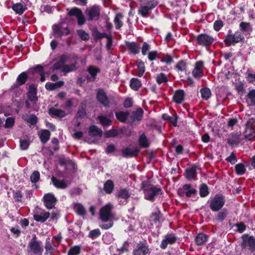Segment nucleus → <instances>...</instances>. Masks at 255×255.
I'll return each mask as SVG.
<instances>
[{
	"instance_id": "obj_1",
	"label": "nucleus",
	"mask_w": 255,
	"mask_h": 255,
	"mask_svg": "<svg viewBox=\"0 0 255 255\" xmlns=\"http://www.w3.org/2000/svg\"><path fill=\"white\" fill-rule=\"evenodd\" d=\"M141 188L143 191L144 198L150 201H153L154 198L158 195L162 194V191L160 188L148 183L146 181L142 182Z\"/></svg>"
},
{
	"instance_id": "obj_2",
	"label": "nucleus",
	"mask_w": 255,
	"mask_h": 255,
	"mask_svg": "<svg viewBox=\"0 0 255 255\" xmlns=\"http://www.w3.org/2000/svg\"><path fill=\"white\" fill-rule=\"evenodd\" d=\"M140 1L141 4L138 12L143 17H147L150 11L157 4V1L156 0H140Z\"/></svg>"
},
{
	"instance_id": "obj_3",
	"label": "nucleus",
	"mask_w": 255,
	"mask_h": 255,
	"mask_svg": "<svg viewBox=\"0 0 255 255\" xmlns=\"http://www.w3.org/2000/svg\"><path fill=\"white\" fill-rule=\"evenodd\" d=\"M113 208V206L111 203H108L101 208L100 218L103 222L112 221L115 216Z\"/></svg>"
},
{
	"instance_id": "obj_4",
	"label": "nucleus",
	"mask_w": 255,
	"mask_h": 255,
	"mask_svg": "<svg viewBox=\"0 0 255 255\" xmlns=\"http://www.w3.org/2000/svg\"><path fill=\"white\" fill-rule=\"evenodd\" d=\"M28 252H31L35 255H41L43 249L41 243L36 240V236L33 235L32 239L29 242L27 246Z\"/></svg>"
},
{
	"instance_id": "obj_5",
	"label": "nucleus",
	"mask_w": 255,
	"mask_h": 255,
	"mask_svg": "<svg viewBox=\"0 0 255 255\" xmlns=\"http://www.w3.org/2000/svg\"><path fill=\"white\" fill-rule=\"evenodd\" d=\"M242 242L241 246L243 249H248L251 252H255V237L248 234L242 236Z\"/></svg>"
},
{
	"instance_id": "obj_6",
	"label": "nucleus",
	"mask_w": 255,
	"mask_h": 255,
	"mask_svg": "<svg viewBox=\"0 0 255 255\" xmlns=\"http://www.w3.org/2000/svg\"><path fill=\"white\" fill-rule=\"evenodd\" d=\"M225 203L224 197L221 195L217 194L210 201L209 207L213 211L217 212L224 206Z\"/></svg>"
},
{
	"instance_id": "obj_7",
	"label": "nucleus",
	"mask_w": 255,
	"mask_h": 255,
	"mask_svg": "<svg viewBox=\"0 0 255 255\" xmlns=\"http://www.w3.org/2000/svg\"><path fill=\"white\" fill-rule=\"evenodd\" d=\"M243 36L240 31H237L234 34L229 33L225 39L226 43L230 45L232 44L238 43L242 40Z\"/></svg>"
},
{
	"instance_id": "obj_8",
	"label": "nucleus",
	"mask_w": 255,
	"mask_h": 255,
	"mask_svg": "<svg viewBox=\"0 0 255 255\" xmlns=\"http://www.w3.org/2000/svg\"><path fill=\"white\" fill-rule=\"evenodd\" d=\"M50 216V213L40 208H36L34 212L33 217L35 221L41 223L44 222Z\"/></svg>"
},
{
	"instance_id": "obj_9",
	"label": "nucleus",
	"mask_w": 255,
	"mask_h": 255,
	"mask_svg": "<svg viewBox=\"0 0 255 255\" xmlns=\"http://www.w3.org/2000/svg\"><path fill=\"white\" fill-rule=\"evenodd\" d=\"M214 41V38L212 36L206 34H199L197 38V43L204 46L211 45Z\"/></svg>"
},
{
	"instance_id": "obj_10",
	"label": "nucleus",
	"mask_w": 255,
	"mask_h": 255,
	"mask_svg": "<svg viewBox=\"0 0 255 255\" xmlns=\"http://www.w3.org/2000/svg\"><path fill=\"white\" fill-rule=\"evenodd\" d=\"M69 58V56L63 54L61 55L58 59L55 60L52 66V70H60L61 71L64 64L68 61Z\"/></svg>"
},
{
	"instance_id": "obj_11",
	"label": "nucleus",
	"mask_w": 255,
	"mask_h": 255,
	"mask_svg": "<svg viewBox=\"0 0 255 255\" xmlns=\"http://www.w3.org/2000/svg\"><path fill=\"white\" fill-rule=\"evenodd\" d=\"M100 8L99 6L94 5L87 10L89 20L98 19L100 14Z\"/></svg>"
},
{
	"instance_id": "obj_12",
	"label": "nucleus",
	"mask_w": 255,
	"mask_h": 255,
	"mask_svg": "<svg viewBox=\"0 0 255 255\" xmlns=\"http://www.w3.org/2000/svg\"><path fill=\"white\" fill-rule=\"evenodd\" d=\"M176 240L177 237L174 234H168L165 236L164 239L161 241L160 247L162 249H165L168 245L173 244Z\"/></svg>"
},
{
	"instance_id": "obj_13",
	"label": "nucleus",
	"mask_w": 255,
	"mask_h": 255,
	"mask_svg": "<svg viewBox=\"0 0 255 255\" xmlns=\"http://www.w3.org/2000/svg\"><path fill=\"white\" fill-rule=\"evenodd\" d=\"M44 204L48 209L53 208L57 202L56 198L51 193H48L44 195L43 197Z\"/></svg>"
},
{
	"instance_id": "obj_14",
	"label": "nucleus",
	"mask_w": 255,
	"mask_h": 255,
	"mask_svg": "<svg viewBox=\"0 0 255 255\" xmlns=\"http://www.w3.org/2000/svg\"><path fill=\"white\" fill-rule=\"evenodd\" d=\"M149 253L148 246L144 243H140L133 251V255H146Z\"/></svg>"
},
{
	"instance_id": "obj_15",
	"label": "nucleus",
	"mask_w": 255,
	"mask_h": 255,
	"mask_svg": "<svg viewBox=\"0 0 255 255\" xmlns=\"http://www.w3.org/2000/svg\"><path fill=\"white\" fill-rule=\"evenodd\" d=\"M139 150L136 147L134 146H129L124 149L122 151V153L125 157H131L136 156Z\"/></svg>"
},
{
	"instance_id": "obj_16",
	"label": "nucleus",
	"mask_w": 255,
	"mask_h": 255,
	"mask_svg": "<svg viewBox=\"0 0 255 255\" xmlns=\"http://www.w3.org/2000/svg\"><path fill=\"white\" fill-rule=\"evenodd\" d=\"M203 62L201 61L196 63L195 68L192 72L195 78L200 79L203 76Z\"/></svg>"
},
{
	"instance_id": "obj_17",
	"label": "nucleus",
	"mask_w": 255,
	"mask_h": 255,
	"mask_svg": "<svg viewBox=\"0 0 255 255\" xmlns=\"http://www.w3.org/2000/svg\"><path fill=\"white\" fill-rule=\"evenodd\" d=\"M55 35L58 37L67 35L69 33V30L67 27H63L60 24L55 25L53 27Z\"/></svg>"
},
{
	"instance_id": "obj_18",
	"label": "nucleus",
	"mask_w": 255,
	"mask_h": 255,
	"mask_svg": "<svg viewBox=\"0 0 255 255\" xmlns=\"http://www.w3.org/2000/svg\"><path fill=\"white\" fill-rule=\"evenodd\" d=\"M27 74L25 72H22L18 76L16 83L13 84L11 86V88L14 89L24 84L27 80Z\"/></svg>"
},
{
	"instance_id": "obj_19",
	"label": "nucleus",
	"mask_w": 255,
	"mask_h": 255,
	"mask_svg": "<svg viewBox=\"0 0 255 255\" xmlns=\"http://www.w3.org/2000/svg\"><path fill=\"white\" fill-rule=\"evenodd\" d=\"M98 101L105 107L109 106L110 101L106 93L102 90H99L97 94Z\"/></svg>"
},
{
	"instance_id": "obj_20",
	"label": "nucleus",
	"mask_w": 255,
	"mask_h": 255,
	"mask_svg": "<svg viewBox=\"0 0 255 255\" xmlns=\"http://www.w3.org/2000/svg\"><path fill=\"white\" fill-rule=\"evenodd\" d=\"M36 93V89L34 85L33 84L29 85L28 92V101L32 102L33 104L36 103L38 100Z\"/></svg>"
},
{
	"instance_id": "obj_21",
	"label": "nucleus",
	"mask_w": 255,
	"mask_h": 255,
	"mask_svg": "<svg viewBox=\"0 0 255 255\" xmlns=\"http://www.w3.org/2000/svg\"><path fill=\"white\" fill-rule=\"evenodd\" d=\"M51 181L53 185L57 188L65 189L68 185L65 180L58 179L54 176L51 178Z\"/></svg>"
},
{
	"instance_id": "obj_22",
	"label": "nucleus",
	"mask_w": 255,
	"mask_h": 255,
	"mask_svg": "<svg viewBox=\"0 0 255 255\" xmlns=\"http://www.w3.org/2000/svg\"><path fill=\"white\" fill-rule=\"evenodd\" d=\"M87 71L91 75L90 77H87V79L90 81H94L96 79L97 74L100 72V70L96 66H90L88 67Z\"/></svg>"
},
{
	"instance_id": "obj_23",
	"label": "nucleus",
	"mask_w": 255,
	"mask_h": 255,
	"mask_svg": "<svg viewBox=\"0 0 255 255\" xmlns=\"http://www.w3.org/2000/svg\"><path fill=\"white\" fill-rule=\"evenodd\" d=\"M185 93L183 90H179L175 92L173 97V101L177 104H181L184 100Z\"/></svg>"
},
{
	"instance_id": "obj_24",
	"label": "nucleus",
	"mask_w": 255,
	"mask_h": 255,
	"mask_svg": "<svg viewBox=\"0 0 255 255\" xmlns=\"http://www.w3.org/2000/svg\"><path fill=\"white\" fill-rule=\"evenodd\" d=\"M78 68L77 62L71 64H64L61 72L64 74H66L76 70Z\"/></svg>"
},
{
	"instance_id": "obj_25",
	"label": "nucleus",
	"mask_w": 255,
	"mask_h": 255,
	"mask_svg": "<svg viewBox=\"0 0 255 255\" xmlns=\"http://www.w3.org/2000/svg\"><path fill=\"white\" fill-rule=\"evenodd\" d=\"M196 169L197 167L196 166H193L191 168L186 170V177L188 180H191L196 177Z\"/></svg>"
},
{
	"instance_id": "obj_26",
	"label": "nucleus",
	"mask_w": 255,
	"mask_h": 255,
	"mask_svg": "<svg viewBox=\"0 0 255 255\" xmlns=\"http://www.w3.org/2000/svg\"><path fill=\"white\" fill-rule=\"evenodd\" d=\"M143 111L141 108H138L136 111L132 113L131 118L132 121L134 122L135 121H140L143 118Z\"/></svg>"
},
{
	"instance_id": "obj_27",
	"label": "nucleus",
	"mask_w": 255,
	"mask_h": 255,
	"mask_svg": "<svg viewBox=\"0 0 255 255\" xmlns=\"http://www.w3.org/2000/svg\"><path fill=\"white\" fill-rule=\"evenodd\" d=\"M12 8L16 13L21 15L26 9V6L22 3H16L13 4Z\"/></svg>"
},
{
	"instance_id": "obj_28",
	"label": "nucleus",
	"mask_w": 255,
	"mask_h": 255,
	"mask_svg": "<svg viewBox=\"0 0 255 255\" xmlns=\"http://www.w3.org/2000/svg\"><path fill=\"white\" fill-rule=\"evenodd\" d=\"M207 239L208 236L203 233H199L196 237L195 241L197 245L201 246L207 242Z\"/></svg>"
},
{
	"instance_id": "obj_29",
	"label": "nucleus",
	"mask_w": 255,
	"mask_h": 255,
	"mask_svg": "<svg viewBox=\"0 0 255 255\" xmlns=\"http://www.w3.org/2000/svg\"><path fill=\"white\" fill-rule=\"evenodd\" d=\"M183 191L185 192V196L190 197L192 195L195 194L197 191L194 188H192L190 184H185L183 185Z\"/></svg>"
},
{
	"instance_id": "obj_30",
	"label": "nucleus",
	"mask_w": 255,
	"mask_h": 255,
	"mask_svg": "<svg viewBox=\"0 0 255 255\" xmlns=\"http://www.w3.org/2000/svg\"><path fill=\"white\" fill-rule=\"evenodd\" d=\"M244 135L245 139L247 140H254L255 139V130H253L245 128Z\"/></svg>"
},
{
	"instance_id": "obj_31",
	"label": "nucleus",
	"mask_w": 255,
	"mask_h": 255,
	"mask_svg": "<svg viewBox=\"0 0 255 255\" xmlns=\"http://www.w3.org/2000/svg\"><path fill=\"white\" fill-rule=\"evenodd\" d=\"M240 28L241 30L244 33H249L252 31V25L249 22H241L240 24Z\"/></svg>"
},
{
	"instance_id": "obj_32",
	"label": "nucleus",
	"mask_w": 255,
	"mask_h": 255,
	"mask_svg": "<svg viewBox=\"0 0 255 255\" xmlns=\"http://www.w3.org/2000/svg\"><path fill=\"white\" fill-rule=\"evenodd\" d=\"M89 133L90 135L93 136H98L99 137H101L103 134V131L102 129L98 128L96 126H93L90 128Z\"/></svg>"
},
{
	"instance_id": "obj_33",
	"label": "nucleus",
	"mask_w": 255,
	"mask_h": 255,
	"mask_svg": "<svg viewBox=\"0 0 255 255\" xmlns=\"http://www.w3.org/2000/svg\"><path fill=\"white\" fill-rule=\"evenodd\" d=\"M141 86V82L138 79L133 78L130 80V86L132 89L135 91H137L139 89Z\"/></svg>"
},
{
	"instance_id": "obj_34",
	"label": "nucleus",
	"mask_w": 255,
	"mask_h": 255,
	"mask_svg": "<svg viewBox=\"0 0 255 255\" xmlns=\"http://www.w3.org/2000/svg\"><path fill=\"white\" fill-rule=\"evenodd\" d=\"M49 113L52 115L57 117L63 118L65 116V112L61 110L57 109L54 108L49 109Z\"/></svg>"
},
{
	"instance_id": "obj_35",
	"label": "nucleus",
	"mask_w": 255,
	"mask_h": 255,
	"mask_svg": "<svg viewBox=\"0 0 255 255\" xmlns=\"http://www.w3.org/2000/svg\"><path fill=\"white\" fill-rule=\"evenodd\" d=\"M50 136V132L48 130H43L40 134V138L43 143H45L49 139Z\"/></svg>"
},
{
	"instance_id": "obj_36",
	"label": "nucleus",
	"mask_w": 255,
	"mask_h": 255,
	"mask_svg": "<svg viewBox=\"0 0 255 255\" xmlns=\"http://www.w3.org/2000/svg\"><path fill=\"white\" fill-rule=\"evenodd\" d=\"M74 211L79 215L83 216L86 214V210L82 205L77 203L74 206Z\"/></svg>"
},
{
	"instance_id": "obj_37",
	"label": "nucleus",
	"mask_w": 255,
	"mask_h": 255,
	"mask_svg": "<svg viewBox=\"0 0 255 255\" xmlns=\"http://www.w3.org/2000/svg\"><path fill=\"white\" fill-rule=\"evenodd\" d=\"M114 188V183L111 180H108L104 184V189L108 194H111Z\"/></svg>"
},
{
	"instance_id": "obj_38",
	"label": "nucleus",
	"mask_w": 255,
	"mask_h": 255,
	"mask_svg": "<svg viewBox=\"0 0 255 255\" xmlns=\"http://www.w3.org/2000/svg\"><path fill=\"white\" fill-rule=\"evenodd\" d=\"M228 142L231 145L237 144L239 142V136L238 134H231L228 138Z\"/></svg>"
},
{
	"instance_id": "obj_39",
	"label": "nucleus",
	"mask_w": 255,
	"mask_h": 255,
	"mask_svg": "<svg viewBox=\"0 0 255 255\" xmlns=\"http://www.w3.org/2000/svg\"><path fill=\"white\" fill-rule=\"evenodd\" d=\"M201 97L203 99L207 100L211 96L210 90L208 88H204L200 90Z\"/></svg>"
},
{
	"instance_id": "obj_40",
	"label": "nucleus",
	"mask_w": 255,
	"mask_h": 255,
	"mask_svg": "<svg viewBox=\"0 0 255 255\" xmlns=\"http://www.w3.org/2000/svg\"><path fill=\"white\" fill-rule=\"evenodd\" d=\"M247 96L248 102L250 103L251 105H255V90L250 91Z\"/></svg>"
},
{
	"instance_id": "obj_41",
	"label": "nucleus",
	"mask_w": 255,
	"mask_h": 255,
	"mask_svg": "<svg viewBox=\"0 0 255 255\" xmlns=\"http://www.w3.org/2000/svg\"><path fill=\"white\" fill-rule=\"evenodd\" d=\"M130 195L129 193L128 190L127 189H121L119 190L118 194V197L124 199H128L129 198Z\"/></svg>"
},
{
	"instance_id": "obj_42",
	"label": "nucleus",
	"mask_w": 255,
	"mask_h": 255,
	"mask_svg": "<svg viewBox=\"0 0 255 255\" xmlns=\"http://www.w3.org/2000/svg\"><path fill=\"white\" fill-rule=\"evenodd\" d=\"M137 65L138 70L137 76L140 77L143 75L145 71L144 64L141 60H139L137 61Z\"/></svg>"
},
{
	"instance_id": "obj_43",
	"label": "nucleus",
	"mask_w": 255,
	"mask_h": 255,
	"mask_svg": "<svg viewBox=\"0 0 255 255\" xmlns=\"http://www.w3.org/2000/svg\"><path fill=\"white\" fill-rule=\"evenodd\" d=\"M130 51L133 54H137L139 52V46L134 42H131L128 44Z\"/></svg>"
},
{
	"instance_id": "obj_44",
	"label": "nucleus",
	"mask_w": 255,
	"mask_h": 255,
	"mask_svg": "<svg viewBox=\"0 0 255 255\" xmlns=\"http://www.w3.org/2000/svg\"><path fill=\"white\" fill-rule=\"evenodd\" d=\"M139 144L140 146L142 147H147L148 146L149 144L147 139L144 133H142L139 139Z\"/></svg>"
},
{
	"instance_id": "obj_45",
	"label": "nucleus",
	"mask_w": 255,
	"mask_h": 255,
	"mask_svg": "<svg viewBox=\"0 0 255 255\" xmlns=\"http://www.w3.org/2000/svg\"><path fill=\"white\" fill-rule=\"evenodd\" d=\"M161 62L166 63L167 65H170L173 62V59L168 54H164L160 57Z\"/></svg>"
},
{
	"instance_id": "obj_46",
	"label": "nucleus",
	"mask_w": 255,
	"mask_h": 255,
	"mask_svg": "<svg viewBox=\"0 0 255 255\" xmlns=\"http://www.w3.org/2000/svg\"><path fill=\"white\" fill-rule=\"evenodd\" d=\"M128 115L129 114L127 112H120L116 113L117 118L122 122H125Z\"/></svg>"
},
{
	"instance_id": "obj_47",
	"label": "nucleus",
	"mask_w": 255,
	"mask_h": 255,
	"mask_svg": "<svg viewBox=\"0 0 255 255\" xmlns=\"http://www.w3.org/2000/svg\"><path fill=\"white\" fill-rule=\"evenodd\" d=\"M123 15L121 13H118L116 15L114 19V22L117 29L120 28L123 25L121 19L123 18Z\"/></svg>"
},
{
	"instance_id": "obj_48",
	"label": "nucleus",
	"mask_w": 255,
	"mask_h": 255,
	"mask_svg": "<svg viewBox=\"0 0 255 255\" xmlns=\"http://www.w3.org/2000/svg\"><path fill=\"white\" fill-rule=\"evenodd\" d=\"M199 194L201 197H206L209 194L208 188L205 184H202L201 185Z\"/></svg>"
},
{
	"instance_id": "obj_49",
	"label": "nucleus",
	"mask_w": 255,
	"mask_h": 255,
	"mask_svg": "<svg viewBox=\"0 0 255 255\" xmlns=\"http://www.w3.org/2000/svg\"><path fill=\"white\" fill-rule=\"evenodd\" d=\"M175 69L178 72L185 71L186 69V63L183 60L179 61L175 66Z\"/></svg>"
},
{
	"instance_id": "obj_50",
	"label": "nucleus",
	"mask_w": 255,
	"mask_h": 255,
	"mask_svg": "<svg viewBox=\"0 0 255 255\" xmlns=\"http://www.w3.org/2000/svg\"><path fill=\"white\" fill-rule=\"evenodd\" d=\"M236 173L239 175H243L246 172V169L244 164L239 163L235 166Z\"/></svg>"
},
{
	"instance_id": "obj_51",
	"label": "nucleus",
	"mask_w": 255,
	"mask_h": 255,
	"mask_svg": "<svg viewBox=\"0 0 255 255\" xmlns=\"http://www.w3.org/2000/svg\"><path fill=\"white\" fill-rule=\"evenodd\" d=\"M98 119L100 123L103 126H109L112 123V121L106 117L103 116H99Z\"/></svg>"
},
{
	"instance_id": "obj_52",
	"label": "nucleus",
	"mask_w": 255,
	"mask_h": 255,
	"mask_svg": "<svg viewBox=\"0 0 255 255\" xmlns=\"http://www.w3.org/2000/svg\"><path fill=\"white\" fill-rule=\"evenodd\" d=\"M228 212L227 209H224L218 213L217 219L220 221H223L227 217Z\"/></svg>"
},
{
	"instance_id": "obj_53",
	"label": "nucleus",
	"mask_w": 255,
	"mask_h": 255,
	"mask_svg": "<svg viewBox=\"0 0 255 255\" xmlns=\"http://www.w3.org/2000/svg\"><path fill=\"white\" fill-rule=\"evenodd\" d=\"M156 79L157 83L159 84L162 83H166L168 81L166 75L162 73L157 76Z\"/></svg>"
},
{
	"instance_id": "obj_54",
	"label": "nucleus",
	"mask_w": 255,
	"mask_h": 255,
	"mask_svg": "<svg viewBox=\"0 0 255 255\" xmlns=\"http://www.w3.org/2000/svg\"><path fill=\"white\" fill-rule=\"evenodd\" d=\"M40 178V173L38 171H34L30 176V181L32 183H37Z\"/></svg>"
},
{
	"instance_id": "obj_55",
	"label": "nucleus",
	"mask_w": 255,
	"mask_h": 255,
	"mask_svg": "<svg viewBox=\"0 0 255 255\" xmlns=\"http://www.w3.org/2000/svg\"><path fill=\"white\" fill-rule=\"evenodd\" d=\"M101 235V232L99 229H96L90 231L89 234V237L92 239H95Z\"/></svg>"
},
{
	"instance_id": "obj_56",
	"label": "nucleus",
	"mask_w": 255,
	"mask_h": 255,
	"mask_svg": "<svg viewBox=\"0 0 255 255\" xmlns=\"http://www.w3.org/2000/svg\"><path fill=\"white\" fill-rule=\"evenodd\" d=\"M80 253V248L79 246H75L71 248L69 252L68 255H78Z\"/></svg>"
},
{
	"instance_id": "obj_57",
	"label": "nucleus",
	"mask_w": 255,
	"mask_h": 255,
	"mask_svg": "<svg viewBox=\"0 0 255 255\" xmlns=\"http://www.w3.org/2000/svg\"><path fill=\"white\" fill-rule=\"evenodd\" d=\"M246 128L255 130V119L251 118L249 119L246 124Z\"/></svg>"
},
{
	"instance_id": "obj_58",
	"label": "nucleus",
	"mask_w": 255,
	"mask_h": 255,
	"mask_svg": "<svg viewBox=\"0 0 255 255\" xmlns=\"http://www.w3.org/2000/svg\"><path fill=\"white\" fill-rule=\"evenodd\" d=\"M78 35L83 40H87L89 39L90 36L88 33L83 30H79L77 31Z\"/></svg>"
},
{
	"instance_id": "obj_59",
	"label": "nucleus",
	"mask_w": 255,
	"mask_h": 255,
	"mask_svg": "<svg viewBox=\"0 0 255 255\" xmlns=\"http://www.w3.org/2000/svg\"><path fill=\"white\" fill-rule=\"evenodd\" d=\"M82 11L76 7H74L71 9L68 12V14L70 16H74L75 15L76 17L78 16L81 13H82Z\"/></svg>"
},
{
	"instance_id": "obj_60",
	"label": "nucleus",
	"mask_w": 255,
	"mask_h": 255,
	"mask_svg": "<svg viewBox=\"0 0 255 255\" xmlns=\"http://www.w3.org/2000/svg\"><path fill=\"white\" fill-rule=\"evenodd\" d=\"M235 226L237 228V231L240 233H242L244 232L246 229L245 224L243 222L237 223Z\"/></svg>"
},
{
	"instance_id": "obj_61",
	"label": "nucleus",
	"mask_w": 255,
	"mask_h": 255,
	"mask_svg": "<svg viewBox=\"0 0 255 255\" xmlns=\"http://www.w3.org/2000/svg\"><path fill=\"white\" fill-rule=\"evenodd\" d=\"M118 134V131L116 129H111L105 133L106 137H114Z\"/></svg>"
},
{
	"instance_id": "obj_62",
	"label": "nucleus",
	"mask_w": 255,
	"mask_h": 255,
	"mask_svg": "<svg viewBox=\"0 0 255 255\" xmlns=\"http://www.w3.org/2000/svg\"><path fill=\"white\" fill-rule=\"evenodd\" d=\"M150 49V45L146 42H144L141 47L142 54L143 55H146L147 54V52L149 51Z\"/></svg>"
},
{
	"instance_id": "obj_63",
	"label": "nucleus",
	"mask_w": 255,
	"mask_h": 255,
	"mask_svg": "<svg viewBox=\"0 0 255 255\" xmlns=\"http://www.w3.org/2000/svg\"><path fill=\"white\" fill-rule=\"evenodd\" d=\"M223 22L221 20H216L214 23V28L217 31H219L221 29V28L223 27Z\"/></svg>"
},
{
	"instance_id": "obj_64",
	"label": "nucleus",
	"mask_w": 255,
	"mask_h": 255,
	"mask_svg": "<svg viewBox=\"0 0 255 255\" xmlns=\"http://www.w3.org/2000/svg\"><path fill=\"white\" fill-rule=\"evenodd\" d=\"M29 143L30 142H29V140H25V139L21 140L20 141V148L22 150H26L29 145Z\"/></svg>"
}]
</instances>
